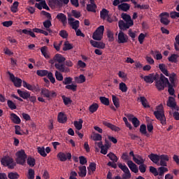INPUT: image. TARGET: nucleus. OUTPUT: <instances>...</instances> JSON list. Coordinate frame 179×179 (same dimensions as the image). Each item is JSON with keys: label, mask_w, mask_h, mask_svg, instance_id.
Masks as SVG:
<instances>
[{"label": "nucleus", "mask_w": 179, "mask_h": 179, "mask_svg": "<svg viewBox=\"0 0 179 179\" xmlns=\"http://www.w3.org/2000/svg\"><path fill=\"white\" fill-rule=\"evenodd\" d=\"M161 82H157V90L162 91L166 87V85H168V92L170 94V96H174V94L176 93V90L173 87V85L170 83L169 81V78H166L164 75L161 73Z\"/></svg>", "instance_id": "f257e3e1"}, {"label": "nucleus", "mask_w": 179, "mask_h": 179, "mask_svg": "<svg viewBox=\"0 0 179 179\" xmlns=\"http://www.w3.org/2000/svg\"><path fill=\"white\" fill-rule=\"evenodd\" d=\"M162 74L159 76V73H150L148 76H144V82L145 83H153L155 81V86L157 87V82H160L162 83Z\"/></svg>", "instance_id": "f03ea898"}, {"label": "nucleus", "mask_w": 179, "mask_h": 179, "mask_svg": "<svg viewBox=\"0 0 179 179\" xmlns=\"http://www.w3.org/2000/svg\"><path fill=\"white\" fill-rule=\"evenodd\" d=\"M167 171H169V169L164 166L159 167L158 169L154 166H150V173L153 174L155 177H157L158 176L164 177V173H167Z\"/></svg>", "instance_id": "7ed1b4c3"}, {"label": "nucleus", "mask_w": 179, "mask_h": 179, "mask_svg": "<svg viewBox=\"0 0 179 179\" xmlns=\"http://www.w3.org/2000/svg\"><path fill=\"white\" fill-rule=\"evenodd\" d=\"M104 34V26H99L92 34L93 40L96 41H101L103 35Z\"/></svg>", "instance_id": "20e7f679"}, {"label": "nucleus", "mask_w": 179, "mask_h": 179, "mask_svg": "<svg viewBox=\"0 0 179 179\" xmlns=\"http://www.w3.org/2000/svg\"><path fill=\"white\" fill-rule=\"evenodd\" d=\"M17 164L24 166L26 164V159H27V155H26V152L23 150H21L17 152Z\"/></svg>", "instance_id": "39448f33"}, {"label": "nucleus", "mask_w": 179, "mask_h": 179, "mask_svg": "<svg viewBox=\"0 0 179 179\" xmlns=\"http://www.w3.org/2000/svg\"><path fill=\"white\" fill-rule=\"evenodd\" d=\"M1 163L3 164V166H6L8 167V169H15V163H13V159L9 156L3 157L1 159Z\"/></svg>", "instance_id": "423d86ee"}, {"label": "nucleus", "mask_w": 179, "mask_h": 179, "mask_svg": "<svg viewBox=\"0 0 179 179\" xmlns=\"http://www.w3.org/2000/svg\"><path fill=\"white\" fill-rule=\"evenodd\" d=\"M41 96H43V97H46V99L57 97V92H55V91H51L47 88H42L41 90Z\"/></svg>", "instance_id": "0eeeda50"}, {"label": "nucleus", "mask_w": 179, "mask_h": 179, "mask_svg": "<svg viewBox=\"0 0 179 179\" xmlns=\"http://www.w3.org/2000/svg\"><path fill=\"white\" fill-rule=\"evenodd\" d=\"M166 106L168 107H171L173 110V113H178V106H177V103L176 101H174V97L169 96V100L167 101Z\"/></svg>", "instance_id": "6e6552de"}, {"label": "nucleus", "mask_w": 179, "mask_h": 179, "mask_svg": "<svg viewBox=\"0 0 179 179\" xmlns=\"http://www.w3.org/2000/svg\"><path fill=\"white\" fill-rule=\"evenodd\" d=\"M57 157L60 162H66V160L72 159V155L70 152H60L57 154Z\"/></svg>", "instance_id": "1a4fd4ad"}, {"label": "nucleus", "mask_w": 179, "mask_h": 179, "mask_svg": "<svg viewBox=\"0 0 179 179\" xmlns=\"http://www.w3.org/2000/svg\"><path fill=\"white\" fill-rule=\"evenodd\" d=\"M8 74L10 76V80H11V82L13 83L14 86H15V87H22V79L17 77H15V75H13V73H8Z\"/></svg>", "instance_id": "9d476101"}, {"label": "nucleus", "mask_w": 179, "mask_h": 179, "mask_svg": "<svg viewBox=\"0 0 179 179\" xmlns=\"http://www.w3.org/2000/svg\"><path fill=\"white\" fill-rule=\"evenodd\" d=\"M117 43L119 44H125V43H128V35H125L122 31H120L117 36Z\"/></svg>", "instance_id": "9b49d317"}, {"label": "nucleus", "mask_w": 179, "mask_h": 179, "mask_svg": "<svg viewBox=\"0 0 179 179\" xmlns=\"http://www.w3.org/2000/svg\"><path fill=\"white\" fill-rule=\"evenodd\" d=\"M55 68L57 69V71H59V72L68 73L69 72H71V70L69 68L65 66L64 64H62L61 63H56L55 64Z\"/></svg>", "instance_id": "f8f14e48"}, {"label": "nucleus", "mask_w": 179, "mask_h": 179, "mask_svg": "<svg viewBox=\"0 0 179 179\" xmlns=\"http://www.w3.org/2000/svg\"><path fill=\"white\" fill-rule=\"evenodd\" d=\"M69 20V24H70V26H71L72 29H73V30H78V29L79 28V24H80V22L79 20H76L75 21V18L73 17H69L68 18Z\"/></svg>", "instance_id": "ddd939ff"}, {"label": "nucleus", "mask_w": 179, "mask_h": 179, "mask_svg": "<svg viewBox=\"0 0 179 179\" xmlns=\"http://www.w3.org/2000/svg\"><path fill=\"white\" fill-rule=\"evenodd\" d=\"M90 43L92 47H94V48H101V50H104V48H106V44L101 41L90 40Z\"/></svg>", "instance_id": "4468645a"}, {"label": "nucleus", "mask_w": 179, "mask_h": 179, "mask_svg": "<svg viewBox=\"0 0 179 179\" xmlns=\"http://www.w3.org/2000/svg\"><path fill=\"white\" fill-rule=\"evenodd\" d=\"M155 118L160 121L162 125H166V115H164V113H154Z\"/></svg>", "instance_id": "2eb2a0df"}, {"label": "nucleus", "mask_w": 179, "mask_h": 179, "mask_svg": "<svg viewBox=\"0 0 179 179\" xmlns=\"http://www.w3.org/2000/svg\"><path fill=\"white\" fill-rule=\"evenodd\" d=\"M103 125H105V127H107L108 128H110L112 131H115V132H120L121 131V129L120 127L104 120L102 122Z\"/></svg>", "instance_id": "dca6fc26"}, {"label": "nucleus", "mask_w": 179, "mask_h": 179, "mask_svg": "<svg viewBox=\"0 0 179 179\" xmlns=\"http://www.w3.org/2000/svg\"><path fill=\"white\" fill-rule=\"evenodd\" d=\"M160 166L163 167H167V162L170 160L169 155H159Z\"/></svg>", "instance_id": "f3484780"}, {"label": "nucleus", "mask_w": 179, "mask_h": 179, "mask_svg": "<svg viewBox=\"0 0 179 179\" xmlns=\"http://www.w3.org/2000/svg\"><path fill=\"white\" fill-rule=\"evenodd\" d=\"M128 167L130 169L131 171L133 173H135V174H137V173H139V169H138V166L134 163V162L129 160L127 163Z\"/></svg>", "instance_id": "a211bd4d"}, {"label": "nucleus", "mask_w": 179, "mask_h": 179, "mask_svg": "<svg viewBox=\"0 0 179 179\" xmlns=\"http://www.w3.org/2000/svg\"><path fill=\"white\" fill-rule=\"evenodd\" d=\"M18 33H20V34H22V33H23V34H26L27 36H30L33 38H36V34H34V32H33V29H31L30 28L24 29L22 30L20 29Z\"/></svg>", "instance_id": "6ab92c4d"}, {"label": "nucleus", "mask_w": 179, "mask_h": 179, "mask_svg": "<svg viewBox=\"0 0 179 179\" xmlns=\"http://www.w3.org/2000/svg\"><path fill=\"white\" fill-rule=\"evenodd\" d=\"M134 24H130L129 22H124L122 20H120L118 22V27L120 30H127Z\"/></svg>", "instance_id": "aec40b11"}, {"label": "nucleus", "mask_w": 179, "mask_h": 179, "mask_svg": "<svg viewBox=\"0 0 179 179\" xmlns=\"http://www.w3.org/2000/svg\"><path fill=\"white\" fill-rule=\"evenodd\" d=\"M57 121L59 122V124H65L66 121H68V117H66V115L64 113H59L57 116Z\"/></svg>", "instance_id": "412c9836"}, {"label": "nucleus", "mask_w": 179, "mask_h": 179, "mask_svg": "<svg viewBox=\"0 0 179 179\" xmlns=\"http://www.w3.org/2000/svg\"><path fill=\"white\" fill-rule=\"evenodd\" d=\"M56 18L58 19V20H59L60 22H62L64 26H66V15H65V14L62 13H58Z\"/></svg>", "instance_id": "4be33fe9"}, {"label": "nucleus", "mask_w": 179, "mask_h": 179, "mask_svg": "<svg viewBox=\"0 0 179 179\" xmlns=\"http://www.w3.org/2000/svg\"><path fill=\"white\" fill-rule=\"evenodd\" d=\"M53 59L55 62H58L57 64H62L66 59L61 54H56L54 56Z\"/></svg>", "instance_id": "5701e85b"}, {"label": "nucleus", "mask_w": 179, "mask_h": 179, "mask_svg": "<svg viewBox=\"0 0 179 179\" xmlns=\"http://www.w3.org/2000/svg\"><path fill=\"white\" fill-rule=\"evenodd\" d=\"M131 8V6L127 3H122L118 6L119 10H122L123 12H128Z\"/></svg>", "instance_id": "b1692460"}, {"label": "nucleus", "mask_w": 179, "mask_h": 179, "mask_svg": "<svg viewBox=\"0 0 179 179\" xmlns=\"http://www.w3.org/2000/svg\"><path fill=\"white\" fill-rule=\"evenodd\" d=\"M17 94L24 100L29 99L30 97V93L27 91H22L21 90H17Z\"/></svg>", "instance_id": "393cba45"}, {"label": "nucleus", "mask_w": 179, "mask_h": 179, "mask_svg": "<svg viewBox=\"0 0 179 179\" xmlns=\"http://www.w3.org/2000/svg\"><path fill=\"white\" fill-rule=\"evenodd\" d=\"M133 160L136 164H143L145 163V159L139 155H136Z\"/></svg>", "instance_id": "a878e982"}, {"label": "nucleus", "mask_w": 179, "mask_h": 179, "mask_svg": "<svg viewBox=\"0 0 179 179\" xmlns=\"http://www.w3.org/2000/svg\"><path fill=\"white\" fill-rule=\"evenodd\" d=\"M122 19L123 20H125L127 23H129V24H134V21L131 18V15L126 14V13H122Z\"/></svg>", "instance_id": "bb28decb"}, {"label": "nucleus", "mask_w": 179, "mask_h": 179, "mask_svg": "<svg viewBox=\"0 0 179 179\" xmlns=\"http://www.w3.org/2000/svg\"><path fill=\"white\" fill-rule=\"evenodd\" d=\"M149 159L155 163V164H157L159 163V160H160V156L156 155V154H150L148 155Z\"/></svg>", "instance_id": "cd10ccee"}, {"label": "nucleus", "mask_w": 179, "mask_h": 179, "mask_svg": "<svg viewBox=\"0 0 179 179\" xmlns=\"http://www.w3.org/2000/svg\"><path fill=\"white\" fill-rule=\"evenodd\" d=\"M79 171L80 172H78V176L80 177H86V174H87V171L86 170V166H79Z\"/></svg>", "instance_id": "c85d7f7f"}, {"label": "nucleus", "mask_w": 179, "mask_h": 179, "mask_svg": "<svg viewBox=\"0 0 179 179\" xmlns=\"http://www.w3.org/2000/svg\"><path fill=\"white\" fill-rule=\"evenodd\" d=\"M10 120L13 121V122H14V124H19L21 122L20 117H19V116L15 113L10 114Z\"/></svg>", "instance_id": "c756f323"}, {"label": "nucleus", "mask_w": 179, "mask_h": 179, "mask_svg": "<svg viewBox=\"0 0 179 179\" xmlns=\"http://www.w3.org/2000/svg\"><path fill=\"white\" fill-rule=\"evenodd\" d=\"M108 13H109L108 10H107L106 8H103L100 11V17H101V19H102V20H106V19H107V17L108 16Z\"/></svg>", "instance_id": "7c9ffc66"}, {"label": "nucleus", "mask_w": 179, "mask_h": 179, "mask_svg": "<svg viewBox=\"0 0 179 179\" xmlns=\"http://www.w3.org/2000/svg\"><path fill=\"white\" fill-rule=\"evenodd\" d=\"M43 26L46 29L47 31H48L49 33H52V30L50 29L52 26V24L51 23V21L50 20H47L43 22Z\"/></svg>", "instance_id": "2f4dec72"}, {"label": "nucleus", "mask_w": 179, "mask_h": 179, "mask_svg": "<svg viewBox=\"0 0 179 179\" xmlns=\"http://www.w3.org/2000/svg\"><path fill=\"white\" fill-rule=\"evenodd\" d=\"M179 55L177 54H172L171 57H168V60L169 62H172V64H177L178 62Z\"/></svg>", "instance_id": "473e14b6"}, {"label": "nucleus", "mask_w": 179, "mask_h": 179, "mask_svg": "<svg viewBox=\"0 0 179 179\" xmlns=\"http://www.w3.org/2000/svg\"><path fill=\"white\" fill-rule=\"evenodd\" d=\"M48 73H50V72H48V71L47 70H38L36 71V75L38 76H40L41 78H44V76H48Z\"/></svg>", "instance_id": "72a5a7b5"}, {"label": "nucleus", "mask_w": 179, "mask_h": 179, "mask_svg": "<svg viewBox=\"0 0 179 179\" xmlns=\"http://www.w3.org/2000/svg\"><path fill=\"white\" fill-rule=\"evenodd\" d=\"M76 83H85L86 82V77L83 74L79 76V77H75Z\"/></svg>", "instance_id": "f704fd0d"}, {"label": "nucleus", "mask_w": 179, "mask_h": 179, "mask_svg": "<svg viewBox=\"0 0 179 179\" xmlns=\"http://www.w3.org/2000/svg\"><path fill=\"white\" fill-rule=\"evenodd\" d=\"M96 9H97V5L96 4L87 5V10L88 12H93L94 13H96Z\"/></svg>", "instance_id": "c9c22d12"}, {"label": "nucleus", "mask_w": 179, "mask_h": 179, "mask_svg": "<svg viewBox=\"0 0 179 179\" xmlns=\"http://www.w3.org/2000/svg\"><path fill=\"white\" fill-rule=\"evenodd\" d=\"M73 124L76 129L78 131H80V129H82L83 120L82 119H79V121H75Z\"/></svg>", "instance_id": "e433bc0d"}, {"label": "nucleus", "mask_w": 179, "mask_h": 179, "mask_svg": "<svg viewBox=\"0 0 179 179\" xmlns=\"http://www.w3.org/2000/svg\"><path fill=\"white\" fill-rule=\"evenodd\" d=\"M73 46L72 44L69 43V41H66L64 43L63 51H69V50H72Z\"/></svg>", "instance_id": "4c0bfd02"}, {"label": "nucleus", "mask_w": 179, "mask_h": 179, "mask_svg": "<svg viewBox=\"0 0 179 179\" xmlns=\"http://www.w3.org/2000/svg\"><path fill=\"white\" fill-rule=\"evenodd\" d=\"M140 101L144 108H148L150 107L149 106V104L148 103V99H146V98L145 96H141Z\"/></svg>", "instance_id": "58836bf2"}, {"label": "nucleus", "mask_w": 179, "mask_h": 179, "mask_svg": "<svg viewBox=\"0 0 179 179\" xmlns=\"http://www.w3.org/2000/svg\"><path fill=\"white\" fill-rule=\"evenodd\" d=\"M27 163L30 167H34L36 166V159L34 157H29L27 159Z\"/></svg>", "instance_id": "ea45409f"}, {"label": "nucleus", "mask_w": 179, "mask_h": 179, "mask_svg": "<svg viewBox=\"0 0 179 179\" xmlns=\"http://www.w3.org/2000/svg\"><path fill=\"white\" fill-rule=\"evenodd\" d=\"M107 157H109L110 160L113 162L114 163H117L118 162V157L115 156L113 152H110L107 155Z\"/></svg>", "instance_id": "a19ab883"}, {"label": "nucleus", "mask_w": 179, "mask_h": 179, "mask_svg": "<svg viewBox=\"0 0 179 179\" xmlns=\"http://www.w3.org/2000/svg\"><path fill=\"white\" fill-rule=\"evenodd\" d=\"M99 100L101 104H103L104 106H110V100L108 98H106V96H100Z\"/></svg>", "instance_id": "79ce46f5"}, {"label": "nucleus", "mask_w": 179, "mask_h": 179, "mask_svg": "<svg viewBox=\"0 0 179 179\" xmlns=\"http://www.w3.org/2000/svg\"><path fill=\"white\" fill-rule=\"evenodd\" d=\"M48 50V48L47 46H43L41 48V52L42 55H43V57H45L47 59H48V58H50V55H48V54H47V50Z\"/></svg>", "instance_id": "37998d69"}, {"label": "nucleus", "mask_w": 179, "mask_h": 179, "mask_svg": "<svg viewBox=\"0 0 179 179\" xmlns=\"http://www.w3.org/2000/svg\"><path fill=\"white\" fill-rule=\"evenodd\" d=\"M119 89L122 92V93H127L128 92V87H127V84L124 83H120L119 85Z\"/></svg>", "instance_id": "c03bdc74"}, {"label": "nucleus", "mask_w": 179, "mask_h": 179, "mask_svg": "<svg viewBox=\"0 0 179 179\" xmlns=\"http://www.w3.org/2000/svg\"><path fill=\"white\" fill-rule=\"evenodd\" d=\"M91 139H93L95 142H97L98 141H101L103 139V137L100 134H94V135L91 136Z\"/></svg>", "instance_id": "a18cd8bd"}, {"label": "nucleus", "mask_w": 179, "mask_h": 179, "mask_svg": "<svg viewBox=\"0 0 179 179\" xmlns=\"http://www.w3.org/2000/svg\"><path fill=\"white\" fill-rule=\"evenodd\" d=\"M112 100L114 106L116 108H118V107H120V99L118 97H116L115 95H112Z\"/></svg>", "instance_id": "49530a36"}, {"label": "nucleus", "mask_w": 179, "mask_h": 179, "mask_svg": "<svg viewBox=\"0 0 179 179\" xmlns=\"http://www.w3.org/2000/svg\"><path fill=\"white\" fill-rule=\"evenodd\" d=\"M20 176L18 175L16 172H10L8 174V178L9 179H18Z\"/></svg>", "instance_id": "de8ad7c7"}, {"label": "nucleus", "mask_w": 179, "mask_h": 179, "mask_svg": "<svg viewBox=\"0 0 179 179\" xmlns=\"http://www.w3.org/2000/svg\"><path fill=\"white\" fill-rule=\"evenodd\" d=\"M90 113H96L97 110H99V104L97 103H93L92 104L89 108Z\"/></svg>", "instance_id": "09e8293b"}, {"label": "nucleus", "mask_w": 179, "mask_h": 179, "mask_svg": "<svg viewBox=\"0 0 179 179\" xmlns=\"http://www.w3.org/2000/svg\"><path fill=\"white\" fill-rule=\"evenodd\" d=\"M65 88L67 89L68 90H72V92H76L78 89V85L71 84V85H67L65 86Z\"/></svg>", "instance_id": "8fccbe9b"}, {"label": "nucleus", "mask_w": 179, "mask_h": 179, "mask_svg": "<svg viewBox=\"0 0 179 179\" xmlns=\"http://www.w3.org/2000/svg\"><path fill=\"white\" fill-rule=\"evenodd\" d=\"M55 76L57 80H59V82H62V80H64V76H62V73H61V72H59L58 71H55Z\"/></svg>", "instance_id": "3c124183"}, {"label": "nucleus", "mask_w": 179, "mask_h": 179, "mask_svg": "<svg viewBox=\"0 0 179 179\" xmlns=\"http://www.w3.org/2000/svg\"><path fill=\"white\" fill-rule=\"evenodd\" d=\"M38 152L43 157H45L47 156V153H45V148L44 147H38Z\"/></svg>", "instance_id": "603ef678"}, {"label": "nucleus", "mask_w": 179, "mask_h": 179, "mask_svg": "<svg viewBox=\"0 0 179 179\" xmlns=\"http://www.w3.org/2000/svg\"><path fill=\"white\" fill-rule=\"evenodd\" d=\"M109 145L108 143L105 144L103 147L101 148V153L102 155H106L108 150Z\"/></svg>", "instance_id": "864d4df0"}, {"label": "nucleus", "mask_w": 179, "mask_h": 179, "mask_svg": "<svg viewBox=\"0 0 179 179\" xmlns=\"http://www.w3.org/2000/svg\"><path fill=\"white\" fill-rule=\"evenodd\" d=\"M160 22L162 24H164L165 26H169V24H170V20H169V19L165 17H162V18H160Z\"/></svg>", "instance_id": "5fc2aeb1"}, {"label": "nucleus", "mask_w": 179, "mask_h": 179, "mask_svg": "<svg viewBox=\"0 0 179 179\" xmlns=\"http://www.w3.org/2000/svg\"><path fill=\"white\" fill-rule=\"evenodd\" d=\"M131 122L135 128H138V127L140 125L139 120H138L136 117H133L131 119Z\"/></svg>", "instance_id": "6e6d98bb"}, {"label": "nucleus", "mask_w": 179, "mask_h": 179, "mask_svg": "<svg viewBox=\"0 0 179 179\" xmlns=\"http://www.w3.org/2000/svg\"><path fill=\"white\" fill-rule=\"evenodd\" d=\"M7 104H8L9 108H10V110H16V104H15V103H13V101H10V100H8Z\"/></svg>", "instance_id": "4d7b16f0"}, {"label": "nucleus", "mask_w": 179, "mask_h": 179, "mask_svg": "<svg viewBox=\"0 0 179 179\" xmlns=\"http://www.w3.org/2000/svg\"><path fill=\"white\" fill-rule=\"evenodd\" d=\"M62 99L65 106H69V104H71L72 103V100L70 98L62 96Z\"/></svg>", "instance_id": "13d9d810"}, {"label": "nucleus", "mask_w": 179, "mask_h": 179, "mask_svg": "<svg viewBox=\"0 0 179 179\" xmlns=\"http://www.w3.org/2000/svg\"><path fill=\"white\" fill-rule=\"evenodd\" d=\"M119 169H121L124 173H127L129 171V169H128V166L127 165H122V164L120 163L117 164Z\"/></svg>", "instance_id": "bf43d9fd"}, {"label": "nucleus", "mask_w": 179, "mask_h": 179, "mask_svg": "<svg viewBox=\"0 0 179 179\" xmlns=\"http://www.w3.org/2000/svg\"><path fill=\"white\" fill-rule=\"evenodd\" d=\"M72 80H73V78L71 77H66L64 78L63 84L66 85L67 86L68 85H71V83H72Z\"/></svg>", "instance_id": "052dcab7"}, {"label": "nucleus", "mask_w": 179, "mask_h": 179, "mask_svg": "<svg viewBox=\"0 0 179 179\" xmlns=\"http://www.w3.org/2000/svg\"><path fill=\"white\" fill-rule=\"evenodd\" d=\"M140 132L143 135H146V134H148V131H146V124H141L140 126Z\"/></svg>", "instance_id": "680f3d73"}, {"label": "nucleus", "mask_w": 179, "mask_h": 179, "mask_svg": "<svg viewBox=\"0 0 179 179\" xmlns=\"http://www.w3.org/2000/svg\"><path fill=\"white\" fill-rule=\"evenodd\" d=\"M71 14L73 15V16L74 17H76V19H79V17H80V16H81L80 12L77 11L76 10H72Z\"/></svg>", "instance_id": "e2e57ef3"}, {"label": "nucleus", "mask_w": 179, "mask_h": 179, "mask_svg": "<svg viewBox=\"0 0 179 179\" xmlns=\"http://www.w3.org/2000/svg\"><path fill=\"white\" fill-rule=\"evenodd\" d=\"M59 35L60 37H62V38H68V32L66 30H61Z\"/></svg>", "instance_id": "0e129e2a"}, {"label": "nucleus", "mask_w": 179, "mask_h": 179, "mask_svg": "<svg viewBox=\"0 0 179 179\" xmlns=\"http://www.w3.org/2000/svg\"><path fill=\"white\" fill-rule=\"evenodd\" d=\"M28 179H34V171L32 169L28 171Z\"/></svg>", "instance_id": "69168bd1"}, {"label": "nucleus", "mask_w": 179, "mask_h": 179, "mask_svg": "<svg viewBox=\"0 0 179 179\" xmlns=\"http://www.w3.org/2000/svg\"><path fill=\"white\" fill-rule=\"evenodd\" d=\"M138 165H140L138 166V170L143 173H146V165H145V164H140Z\"/></svg>", "instance_id": "338daca9"}, {"label": "nucleus", "mask_w": 179, "mask_h": 179, "mask_svg": "<svg viewBox=\"0 0 179 179\" xmlns=\"http://www.w3.org/2000/svg\"><path fill=\"white\" fill-rule=\"evenodd\" d=\"M170 16L171 19H176V17H179V13L177 11H173L170 13Z\"/></svg>", "instance_id": "774afa93"}]
</instances>
